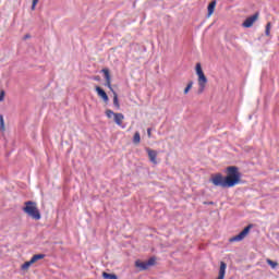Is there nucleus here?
I'll list each match as a JSON object with an SVG mask.
<instances>
[{
	"label": "nucleus",
	"mask_w": 279,
	"mask_h": 279,
	"mask_svg": "<svg viewBox=\"0 0 279 279\" xmlns=\"http://www.w3.org/2000/svg\"><path fill=\"white\" fill-rule=\"evenodd\" d=\"M210 182L214 186L232 189V186H236L241 182V172H239V168L231 166L227 168L226 177H222L221 173L214 174L210 178Z\"/></svg>",
	"instance_id": "obj_1"
},
{
	"label": "nucleus",
	"mask_w": 279,
	"mask_h": 279,
	"mask_svg": "<svg viewBox=\"0 0 279 279\" xmlns=\"http://www.w3.org/2000/svg\"><path fill=\"white\" fill-rule=\"evenodd\" d=\"M195 71L197 75L198 83V95H202L204 90H206V85L208 84V77L204 74V70L202 69V63H196Z\"/></svg>",
	"instance_id": "obj_2"
},
{
	"label": "nucleus",
	"mask_w": 279,
	"mask_h": 279,
	"mask_svg": "<svg viewBox=\"0 0 279 279\" xmlns=\"http://www.w3.org/2000/svg\"><path fill=\"white\" fill-rule=\"evenodd\" d=\"M23 211L28 215L32 219H35L36 221H39L41 218L40 210H38V207L36 206V203L34 202H26L25 206L23 207Z\"/></svg>",
	"instance_id": "obj_3"
},
{
	"label": "nucleus",
	"mask_w": 279,
	"mask_h": 279,
	"mask_svg": "<svg viewBox=\"0 0 279 279\" xmlns=\"http://www.w3.org/2000/svg\"><path fill=\"white\" fill-rule=\"evenodd\" d=\"M43 258H45V254H37V255H34L31 260L24 263L21 267V269L23 271H27V269H29V267L32 265H34V263H38V260H43Z\"/></svg>",
	"instance_id": "obj_4"
},
{
	"label": "nucleus",
	"mask_w": 279,
	"mask_h": 279,
	"mask_svg": "<svg viewBox=\"0 0 279 279\" xmlns=\"http://www.w3.org/2000/svg\"><path fill=\"white\" fill-rule=\"evenodd\" d=\"M250 230H252V225H250L246 228H244L238 235L231 238L229 240L230 243L243 241V239H245V236H247V234H250Z\"/></svg>",
	"instance_id": "obj_5"
},
{
	"label": "nucleus",
	"mask_w": 279,
	"mask_h": 279,
	"mask_svg": "<svg viewBox=\"0 0 279 279\" xmlns=\"http://www.w3.org/2000/svg\"><path fill=\"white\" fill-rule=\"evenodd\" d=\"M154 263H155L154 258H150L147 262L136 260L135 266L138 269H142V271H143L145 269H149V267H151V265H154Z\"/></svg>",
	"instance_id": "obj_6"
},
{
	"label": "nucleus",
	"mask_w": 279,
	"mask_h": 279,
	"mask_svg": "<svg viewBox=\"0 0 279 279\" xmlns=\"http://www.w3.org/2000/svg\"><path fill=\"white\" fill-rule=\"evenodd\" d=\"M146 153L148 155L149 161L153 165H158V151L150 148H146Z\"/></svg>",
	"instance_id": "obj_7"
},
{
	"label": "nucleus",
	"mask_w": 279,
	"mask_h": 279,
	"mask_svg": "<svg viewBox=\"0 0 279 279\" xmlns=\"http://www.w3.org/2000/svg\"><path fill=\"white\" fill-rule=\"evenodd\" d=\"M256 21H258V13H255L254 15L247 17L243 22L242 27H252V25H254V23H256Z\"/></svg>",
	"instance_id": "obj_8"
},
{
	"label": "nucleus",
	"mask_w": 279,
	"mask_h": 279,
	"mask_svg": "<svg viewBox=\"0 0 279 279\" xmlns=\"http://www.w3.org/2000/svg\"><path fill=\"white\" fill-rule=\"evenodd\" d=\"M96 93L98 95V97H101L102 100L105 101V104H108V94H106V92L104 89H101V87L97 86L96 87Z\"/></svg>",
	"instance_id": "obj_9"
},
{
	"label": "nucleus",
	"mask_w": 279,
	"mask_h": 279,
	"mask_svg": "<svg viewBox=\"0 0 279 279\" xmlns=\"http://www.w3.org/2000/svg\"><path fill=\"white\" fill-rule=\"evenodd\" d=\"M215 8H217V2L213 1L208 4L207 7V16L208 19H210V16H213V14L215 13Z\"/></svg>",
	"instance_id": "obj_10"
},
{
	"label": "nucleus",
	"mask_w": 279,
	"mask_h": 279,
	"mask_svg": "<svg viewBox=\"0 0 279 279\" xmlns=\"http://www.w3.org/2000/svg\"><path fill=\"white\" fill-rule=\"evenodd\" d=\"M123 119H125L123 113H116L113 117L114 123H117V125H123Z\"/></svg>",
	"instance_id": "obj_11"
},
{
	"label": "nucleus",
	"mask_w": 279,
	"mask_h": 279,
	"mask_svg": "<svg viewBox=\"0 0 279 279\" xmlns=\"http://www.w3.org/2000/svg\"><path fill=\"white\" fill-rule=\"evenodd\" d=\"M133 143H134V145H138L141 143V133L135 132V134L133 136Z\"/></svg>",
	"instance_id": "obj_12"
},
{
	"label": "nucleus",
	"mask_w": 279,
	"mask_h": 279,
	"mask_svg": "<svg viewBox=\"0 0 279 279\" xmlns=\"http://www.w3.org/2000/svg\"><path fill=\"white\" fill-rule=\"evenodd\" d=\"M102 278H105V279H118L117 275L108 274V272H102Z\"/></svg>",
	"instance_id": "obj_13"
},
{
	"label": "nucleus",
	"mask_w": 279,
	"mask_h": 279,
	"mask_svg": "<svg viewBox=\"0 0 279 279\" xmlns=\"http://www.w3.org/2000/svg\"><path fill=\"white\" fill-rule=\"evenodd\" d=\"M0 132H5V120H3V116H0Z\"/></svg>",
	"instance_id": "obj_14"
},
{
	"label": "nucleus",
	"mask_w": 279,
	"mask_h": 279,
	"mask_svg": "<svg viewBox=\"0 0 279 279\" xmlns=\"http://www.w3.org/2000/svg\"><path fill=\"white\" fill-rule=\"evenodd\" d=\"M102 73H104V75H105L106 82H111V78H110V71H108V69H104V70H102Z\"/></svg>",
	"instance_id": "obj_15"
},
{
	"label": "nucleus",
	"mask_w": 279,
	"mask_h": 279,
	"mask_svg": "<svg viewBox=\"0 0 279 279\" xmlns=\"http://www.w3.org/2000/svg\"><path fill=\"white\" fill-rule=\"evenodd\" d=\"M114 114H117L114 111H112V110H110V109H108L107 111H106V117L108 118V119H114Z\"/></svg>",
	"instance_id": "obj_16"
},
{
	"label": "nucleus",
	"mask_w": 279,
	"mask_h": 279,
	"mask_svg": "<svg viewBox=\"0 0 279 279\" xmlns=\"http://www.w3.org/2000/svg\"><path fill=\"white\" fill-rule=\"evenodd\" d=\"M113 105L119 108V96L117 95V92H113Z\"/></svg>",
	"instance_id": "obj_17"
},
{
	"label": "nucleus",
	"mask_w": 279,
	"mask_h": 279,
	"mask_svg": "<svg viewBox=\"0 0 279 279\" xmlns=\"http://www.w3.org/2000/svg\"><path fill=\"white\" fill-rule=\"evenodd\" d=\"M266 263H267V265H270L272 269H276V267H278V263H276L271 259H267Z\"/></svg>",
	"instance_id": "obj_18"
},
{
	"label": "nucleus",
	"mask_w": 279,
	"mask_h": 279,
	"mask_svg": "<svg viewBox=\"0 0 279 279\" xmlns=\"http://www.w3.org/2000/svg\"><path fill=\"white\" fill-rule=\"evenodd\" d=\"M193 88V81H191L184 89V95H189V90Z\"/></svg>",
	"instance_id": "obj_19"
},
{
	"label": "nucleus",
	"mask_w": 279,
	"mask_h": 279,
	"mask_svg": "<svg viewBox=\"0 0 279 279\" xmlns=\"http://www.w3.org/2000/svg\"><path fill=\"white\" fill-rule=\"evenodd\" d=\"M270 32H271V23L268 22L266 25V31H265L266 36H269Z\"/></svg>",
	"instance_id": "obj_20"
},
{
	"label": "nucleus",
	"mask_w": 279,
	"mask_h": 279,
	"mask_svg": "<svg viewBox=\"0 0 279 279\" xmlns=\"http://www.w3.org/2000/svg\"><path fill=\"white\" fill-rule=\"evenodd\" d=\"M106 85L111 90V93H114V89L112 88V81H106Z\"/></svg>",
	"instance_id": "obj_21"
},
{
	"label": "nucleus",
	"mask_w": 279,
	"mask_h": 279,
	"mask_svg": "<svg viewBox=\"0 0 279 279\" xmlns=\"http://www.w3.org/2000/svg\"><path fill=\"white\" fill-rule=\"evenodd\" d=\"M36 5H38V1L31 2V10H36Z\"/></svg>",
	"instance_id": "obj_22"
},
{
	"label": "nucleus",
	"mask_w": 279,
	"mask_h": 279,
	"mask_svg": "<svg viewBox=\"0 0 279 279\" xmlns=\"http://www.w3.org/2000/svg\"><path fill=\"white\" fill-rule=\"evenodd\" d=\"M3 99H5V92L1 90L0 92V101H3Z\"/></svg>",
	"instance_id": "obj_23"
},
{
	"label": "nucleus",
	"mask_w": 279,
	"mask_h": 279,
	"mask_svg": "<svg viewBox=\"0 0 279 279\" xmlns=\"http://www.w3.org/2000/svg\"><path fill=\"white\" fill-rule=\"evenodd\" d=\"M148 138H151V129H147Z\"/></svg>",
	"instance_id": "obj_24"
},
{
	"label": "nucleus",
	"mask_w": 279,
	"mask_h": 279,
	"mask_svg": "<svg viewBox=\"0 0 279 279\" xmlns=\"http://www.w3.org/2000/svg\"><path fill=\"white\" fill-rule=\"evenodd\" d=\"M33 1H38V0H33Z\"/></svg>",
	"instance_id": "obj_25"
}]
</instances>
